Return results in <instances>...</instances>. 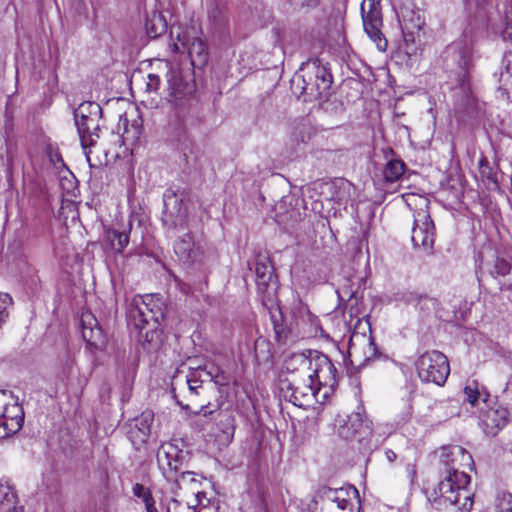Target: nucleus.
<instances>
[{
	"label": "nucleus",
	"mask_w": 512,
	"mask_h": 512,
	"mask_svg": "<svg viewBox=\"0 0 512 512\" xmlns=\"http://www.w3.org/2000/svg\"><path fill=\"white\" fill-rule=\"evenodd\" d=\"M442 462L447 467L446 475L432 490H427V498L435 505L458 506L460 512H469L473 506L472 493L469 490L470 476L459 471L460 467H469L473 463L471 454L461 446L443 449Z\"/></svg>",
	"instance_id": "f257e3e1"
},
{
	"label": "nucleus",
	"mask_w": 512,
	"mask_h": 512,
	"mask_svg": "<svg viewBox=\"0 0 512 512\" xmlns=\"http://www.w3.org/2000/svg\"><path fill=\"white\" fill-rule=\"evenodd\" d=\"M287 374L279 381L283 397L295 406L303 407L316 398L320 392L315 380L309 372H303L302 361L298 354L292 355L286 362Z\"/></svg>",
	"instance_id": "f03ea898"
},
{
	"label": "nucleus",
	"mask_w": 512,
	"mask_h": 512,
	"mask_svg": "<svg viewBox=\"0 0 512 512\" xmlns=\"http://www.w3.org/2000/svg\"><path fill=\"white\" fill-rule=\"evenodd\" d=\"M333 82L330 70L319 60L305 64L291 79V90L298 98L311 102L328 95Z\"/></svg>",
	"instance_id": "7ed1b4c3"
},
{
	"label": "nucleus",
	"mask_w": 512,
	"mask_h": 512,
	"mask_svg": "<svg viewBox=\"0 0 512 512\" xmlns=\"http://www.w3.org/2000/svg\"><path fill=\"white\" fill-rule=\"evenodd\" d=\"M127 319L129 325L142 331H155L164 319V312L161 302H156L151 295L135 296L128 308ZM148 332H146V336Z\"/></svg>",
	"instance_id": "20e7f679"
},
{
	"label": "nucleus",
	"mask_w": 512,
	"mask_h": 512,
	"mask_svg": "<svg viewBox=\"0 0 512 512\" xmlns=\"http://www.w3.org/2000/svg\"><path fill=\"white\" fill-rule=\"evenodd\" d=\"M302 361L303 372H309L319 391L322 388L333 389L337 385V370L331 360L323 353L309 351V355L298 354Z\"/></svg>",
	"instance_id": "39448f33"
},
{
	"label": "nucleus",
	"mask_w": 512,
	"mask_h": 512,
	"mask_svg": "<svg viewBox=\"0 0 512 512\" xmlns=\"http://www.w3.org/2000/svg\"><path fill=\"white\" fill-rule=\"evenodd\" d=\"M102 109L96 102H83L74 110L75 125L78 130L81 145L84 150L94 145L98 138L99 121Z\"/></svg>",
	"instance_id": "423d86ee"
},
{
	"label": "nucleus",
	"mask_w": 512,
	"mask_h": 512,
	"mask_svg": "<svg viewBox=\"0 0 512 512\" xmlns=\"http://www.w3.org/2000/svg\"><path fill=\"white\" fill-rule=\"evenodd\" d=\"M416 368L423 382L438 386L444 385L450 374L448 358L437 350L421 354L416 361Z\"/></svg>",
	"instance_id": "0eeeda50"
},
{
	"label": "nucleus",
	"mask_w": 512,
	"mask_h": 512,
	"mask_svg": "<svg viewBox=\"0 0 512 512\" xmlns=\"http://www.w3.org/2000/svg\"><path fill=\"white\" fill-rule=\"evenodd\" d=\"M172 43L169 45L173 52L184 53L188 52L191 62L194 66H203L208 60V47L206 42L197 37L193 29L178 31L174 38V28L171 29Z\"/></svg>",
	"instance_id": "6e6552de"
},
{
	"label": "nucleus",
	"mask_w": 512,
	"mask_h": 512,
	"mask_svg": "<svg viewBox=\"0 0 512 512\" xmlns=\"http://www.w3.org/2000/svg\"><path fill=\"white\" fill-rule=\"evenodd\" d=\"M24 422V411L18 401L0 391V439L18 432Z\"/></svg>",
	"instance_id": "1a4fd4ad"
},
{
	"label": "nucleus",
	"mask_w": 512,
	"mask_h": 512,
	"mask_svg": "<svg viewBox=\"0 0 512 512\" xmlns=\"http://www.w3.org/2000/svg\"><path fill=\"white\" fill-rule=\"evenodd\" d=\"M337 433L344 440H356L361 447H369L372 427L360 412H353L345 418L337 419Z\"/></svg>",
	"instance_id": "9d476101"
},
{
	"label": "nucleus",
	"mask_w": 512,
	"mask_h": 512,
	"mask_svg": "<svg viewBox=\"0 0 512 512\" xmlns=\"http://www.w3.org/2000/svg\"><path fill=\"white\" fill-rule=\"evenodd\" d=\"M184 192L167 189L163 194L162 222L169 229L185 228L187 208L183 205Z\"/></svg>",
	"instance_id": "9b49d317"
},
{
	"label": "nucleus",
	"mask_w": 512,
	"mask_h": 512,
	"mask_svg": "<svg viewBox=\"0 0 512 512\" xmlns=\"http://www.w3.org/2000/svg\"><path fill=\"white\" fill-rule=\"evenodd\" d=\"M348 354L351 364L357 369L367 366L370 361L380 357L371 334H354L350 340Z\"/></svg>",
	"instance_id": "f8f14e48"
},
{
	"label": "nucleus",
	"mask_w": 512,
	"mask_h": 512,
	"mask_svg": "<svg viewBox=\"0 0 512 512\" xmlns=\"http://www.w3.org/2000/svg\"><path fill=\"white\" fill-rule=\"evenodd\" d=\"M360 9L365 32L377 43L380 50H385L386 40L380 30L382 26L380 0H363Z\"/></svg>",
	"instance_id": "ddd939ff"
},
{
	"label": "nucleus",
	"mask_w": 512,
	"mask_h": 512,
	"mask_svg": "<svg viewBox=\"0 0 512 512\" xmlns=\"http://www.w3.org/2000/svg\"><path fill=\"white\" fill-rule=\"evenodd\" d=\"M435 240L434 223L430 214L425 209H420L414 214L411 241L415 248H421L430 252Z\"/></svg>",
	"instance_id": "4468645a"
},
{
	"label": "nucleus",
	"mask_w": 512,
	"mask_h": 512,
	"mask_svg": "<svg viewBox=\"0 0 512 512\" xmlns=\"http://www.w3.org/2000/svg\"><path fill=\"white\" fill-rule=\"evenodd\" d=\"M184 453L172 443H163L157 451V462L167 480H172L179 472L183 461Z\"/></svg>",
	"instance_id": "2eb2a0df"
},
{
	"label": "nucleus",
	"mask_w": 512,
	"mask_h": 512,
	"mask_svg": "<svg viewBox=\"0 0 512 512\" xmlns=\"http://www.w3.org/2000/svg\"><path fill=\"white\" fill-rule=\"evenodd\" d=\"M80 326L82 337L90 348L98 350L105 346L106 336L90 311L82 312Z\"/></svg>",
	"instance_id": "dca6fc26"
},
{
	"label": "nucleus",
	"mask_w": 512,
	"mask_h": 512,
	"mask_svg": "<svg viewBox=\"0 0 512 512\" xmlns=\"http://www.w3.org/2000/svg\"><path fill=\"white\" fill-rule=\"evenodd\" d=\"M174 252L180 262L188 265L198 262L203 255L201 245L195 241L190 232L175 241Z\"/></svg>",
	"instance_id": "f3484780"
},
{
	"label": "nucleus",
	"mask_w": 512,
	"mask_h": 512,
	"mask_svg": "<svg viewBox=\"0 0 512 512\" xmlns=\"http://www.w3.org/2000/svg\"><path fill=\"white\" fill-rule=\"evenodd\" d=\"M502 37L504 40H512V11H506L505 13V27L502 31ZM504 70L500 73V90H502L507 99L510 98L512 91V52L505 54L503 59Z\"/></svg>",
	"instance_id": "a211bd4d"
},
{
	"label": "nucleus",
	"mask_w": 512,
	"mask_h": 512,
	"mask_svg": "<svg viewBox=\"0 0 512 512\" xmlns=\"http://www.w3.org/2000/svg\"><path fill=\"white\" fill-rule=\"evenodd\" d=\"M255 273L258 292L263 295L264 299L272 301L277 290V281L272 265L257 261Z\"/></svg>",
	"instance_id": "6ab92c4d"
},
{
	"label": "nucleus",
	"mask_w": 512,
	"mask_h": 512,
	"mask_svg": "<svg viewBox=\"0 0 512 512\" xmlns=\"http://www.w3.org/2000/svg\"><path fill=\"white\" fill-rule=\"evenodd\" d=\"M316 129L308 118L295 120L289 130V144L296 150L301 145H306L315 135Z\"/></svg>",
	"instance_id": "aec40b11"
},
{
	"label": "nucleus",
	"mask_w": 512,
	"mask_h": 512,
	"mask_svg": "<svg viewBox=\"0 0 512 512\" xmlns=\"http://www.w3.org/2000/svg\"><path fill=\"white\" fill-rule=\"evenodd\" d=\"M507 411L505 409L490 408L481 416V424L485 434L495 436L507 424Z\"/></svg>",
	"instance_id": "412c9836"
},
{
	"label": "nucleus",
	"mask_w": 512,
	"mask_h": 512,
	"mask_svg": "<svg viewBox=\"0 0 512 512\" xmlns=\"http://www.w3.org/2000/svg\"><path fill=\"white\" fill-rule=\"evenodd\" d=\"M24 508L19 505L18 495L6 479L0 480V512H23Z\"/></svg>",
	"instance_id": "4be33fe9"
},
{
	"label": "nucleus",
	"mask_w": 512,
	"mask_h": 512,
	"mask_svg": "<svg viewBox=\"0 0 512 512\" xmlns=\"http://www.w3.org/2000/svg\"><path fill=\"white\" fill-rule=\"evenodd\" d=\"M132 229L131 221L127 226L111 227L105 230V240L110 247L117 253L123 252L129 243V235Z\"/></svg>",
	"instance_id": "5701e85b"
},
{
	"label": "nucleus",
	"mask_w": 512,
	"mask_h": 512,
	"mask_svg": "<svg viewBox=\"0 0 512 512\" xmlns=\"http://www.w3.org/2000/svg\"><path fill=\"white\" fill-rule=\"evenodd\" d=\"M183 370L182 368H178L175 374L172 376L171 387L172 392L174 393V397L177 398L176 391L184 394V396L191 402H193L197 396H200L204 389L199 388V386H193L187 381H184L182 378Z\"/></svg>",
	"instance_id": "b1692460"
},
{
	"label": "nucleus",
	"mask_w": 512,
	"mask_h": 512,
	"mask_svg": "<svg viewBox=\"0 0 512 512\" xmlns=\"http://www.w3.org/2000/svg\"><path fill=\"white\" fill-rule=\"evenodd\" d=\"M171 481H173V483L170 487V491L175 496H179V490H189L194 496L196 492H201L199 490L201 483L195 478L193 472L186 471L179 474L177 473Z\"/></svg>",
	"instance_id": "393cba45"
},
{
	"label": "nucleus",
	"mask_w": 512,
	"mask_h": 512,
	"mask_svg": "<svg viewBox=\"0 0 512 512\" xmlns=\"http://www.w3.org/2000/svg\"><path fill=\"white\" fill-rule=\"evenodd\" d=\"M403 301L412 305L423 312H431L436 310L439 302L436 298L430 297L427 294L419 293L417 291H409L403 294Z\"/></svg>",
	"instance_id": "a878e982"
},
{
	"label": "nucleus",
	"mask_w": 512,
	"mask_h": 512,
	"mask_svg": "<svg viewBox=\"0 0 512 512\" xmlns=\"http://www.w3.org/2000/svg\"><path fill=\"white\" fill-rule=\"evenodd\" d=\"M154 420V414L150 410L142 412V414L135 419V429L130 431V437L137 438L139 443H145L151 433V426Z\"/></svg>",
	"instance_id": "bb28decb"
},
{
	"label": "nucleus",
	"mask_w": 512,
	"mask_h": 512,
	"mask_svg": "<svg viewBox=\"0 0 512 512\" xmlns=\"http://www.w3.org/2000/svg\"><path fill=\"white\" fill-rule=\"evenodd\" d=\"M166 77L168 83V100L170 102H176L187 94L188 86L182 81L178 71L169 67Z\"/></svg>",
	"instance_id": "cd10ccee"
},
{
	"label": "nucleus",
	"mask_w": 512,
	"mask_h": 512,
	"mask_svg": "<svg viewBox=\"0 0 512 512\" xmlns=\"http://www.w3.org/2000/svg\"><path fill=\"white\" fill-rule=\"evenodd\" d=\"M464 400L472 406H476L481 400L484 404L488 402L490 397L486 389L481 386L476 380H470L467 382L463 390Z\"/></svg>",
	"instance_id": "c85d7f7f"
},
{
	"label": "nucleus",
	"mask_w": 512,
	"mask_h": 512,
	"mask_svg": "<svg viewBox=\"0 0 512 512\" xmlns=\"http://www.w3.org/2000/svg\"><path fill=\"white\" fill-rule=\"evenodd\" d=\"M195 372L200 374V378H203V383L205 382H214L216 385L224 386L227 385L228 380L224 373L220 370L219 367L214 365L210 366H198L193 368Z\"/></svg>",
	"instance_id": "c756f323"
},
{
	"label": "nucleus",
	"mask_w": 512,
	"mask_h": 512,
	"mask_svg": "<svg viewBox=\"0 0 512 512\" xmlns=\"http://www.w3.org/2000/svg\"><path fill=\"white\" fill-rule=\"evenodd\" d=\"M145 29L150 38H157L165 33L167 30V23L164 16L160 13L153 12L146 19Z\"/></svg>",
	"instance_id": "7c9ffc66"
},
{
	"label": "nucleus",
	"mask_w": 512,
	"mask_h": 512,
	"mask_svg": "<svg viewBox=\"0 0 512 512\" xmlns=\"http://www.w3.org/2000/svg\"><path fill=\"white\" fill-rule=\"evenodd\" d=\"M207 13L209 20L215 25L222 23L226 13V3L223 0H209Z\"/></svg>",
	"instance_id": "2f4dec72"
},
{
	"label": "nucleus",
	"mask_w": 512,
	"mask_h": 512,
	"mask_svg": "<svg viewBox=\"0 0 512 512\" xmlns=\"http://www.w3.org/2000/svg\"><path fill=\"white\" fill-rule=\"evenodd\" d=\"M337 294L340 300H344L346 296L348 297L347 312L351 318L358 317L361 314L358 298L356 297L355 292L348 291L345 288H341L337 290Z\"/></svg>",
	"instance_id": "473e14b6"
},
{
	"label": "nucleus",
	"mask_w": 512,
	"mask_h": 512,
	"mask_svg": "<svg viewBox=\"0 0 512 512\" xmlns=\"http://www.w3.org/2000/svg\"><path fill=\"white\" fill-rule=\"evenodd\" d=\"M133 494L143 500L146 512H158L151 491L148 488L144 487L142 484L136 483L133 486Z\"/></svg>",
	"instance_id": "72a5a7b5"
},
{
	"label": "nucleus",
	"mask_w": 512,
	"mask_h": 512,
	"mask_svg": "<svg viewBox=\"0 0 512 512\" xmlns=\"http://www.w3.org/2000/svg\"><path fill=\"white\" fill-rule=\"evenodd\" d=\"M405 164L401 160L389 161L384 169V178L388 182L397 181L404 173Z\"/></svg>",
	"instance_id": "f704fd0d"
},
{
	"label": "nucleus",
	"mask_w": 512,
	"mask_h": 512,
	"mask_svg": "<svg viewBox=\"0 0 512 512\" xmlns=\"http://www.w3.org/2000/svg\"><path fill=\"white\" fill-rule=\"evenodd\" d=\"M295 314L300 321L310 323L315 332L318 330L319 320L315 315H313L310 312L306 305L299 303L298 307L296 308Z\"/></svg>",
	"instance_id": "c9c22d12"
},
{
	"label": "nucleus",
	"mask_w": 512,
	"mask_h": 512,
	"mask_svg": "<svg viewBox=\"0 0 512 512\" xmlns=\"http://www.w3.org/2000/svg\"><path fill=\"white\" fill-rule=\"evenodd\" d=\"M196 507V502L187 500L183 504L179 499L172 498L167 505V512H192Z\"/></svg>",
	"instance_id": "e433bc0d"
},
{
	"label": "nucleus",
	"mask_w": 512,
	"mask_h": 512,
	"mask_svg": "<svg viewBox=\"0 0 512 512\" xmlns=\"http://www.w3.org/2000/svg\"><path fill=\"white\" fill-rule=\"evenodd\" d=\"M496 512H512V494L501 492L495 501Z\"/></svg>",
	"instance_id": "4c0bfd02"
},
{
	"label": "nucleus",
	"mask_w": 512,
	"mask_h": 512,
	"mask_svg": "<svg viewBox=\"0 0 512 512\" xmlns=\"http://www.w3.org/2000/svg\"><path fill=\"white\" fill-rule=\"evenodd\" d=\"M411 0H409V3L403 4L398 8V16L402 19V21L407 25V22H413L414 21V10L412 8Z\"/></svg>",
	"instance_id": "58836bf2"
},
{
	"label": "nucleus",
	"mask_w": 512,
	"mask_h": 512,
	"mask_svg": "<svg viewBox=\"0 0 512 512\" xmlns=\"http://www.w3.org/2000/svg\"><path fill=\"white\" fill-rule=\"evenodd\" d=\"M194 501L196 507L192 512H211V508L207 506L209 499H207L204 492H196Z\"/></svg>",
	"instance_id": "ea45409f"
},
{
	"label": "nucleus",
	"mask_w": 512,
	"mask_h": 512,
	"mask_svg": "<svg viewBox=\"0 0 512 512\" xmlns=\"http://www.w3.org/2000/svg\"><path fill=\"white\" fill-rule=\"evenodd\" d=\"M182 378H184V381H187V383H190L193 386H199V388L204 389L203 378H200V374L195 372L193 367H190L186 374L183 372Z\"/></svg>",
	"instance_id": "a19ab883"
},
{
	"label": "nucleus",
	"mask_w": 512,
	"mask_h": 512,
	"mask_svg": "<svg viewBox=\"0 0 512 512\" xmlns=\"http://www.w3.org/2000/svg\"><path fill=\"white\" fill-rule=\"evenodd\" d=\"M161 80L157 74L151 73L147 76L145 92L157 94L160 88Z\"/></svg>",
	"instance_id": "79ce46f5"
},
{
	"label": "nucleus",
	"mask_w": 512,
	"mask_h": 512,
	"mask_svg": "<svg viewBox=\"0 0 512 512\" xmlns=\"http://www.w3.org/2000/svg\"><path fill=\"white\" fill-rule=\"evenodd\" d=\"M510 269L511 266L506 260L497 259L494 265V271L492 273H495L499 276H505L510 272Z\"/></svg>",
	"instance_id": "37998d69"
},
{
	"label": "nucleus",
	"mask_w": 512,
	"mask_h": 512,
	"mask_svg": "<svg viewBox=\"0 0 512 512\" xmlns=\"http://www.w3.org/2000/svg\"><path fill=\"white\" fill-rule=\"evenodd\" d=\"M140 134H141V127L138 126V125H132L131 128L129 127H125V130H124V139L125 140H131V141H137L140 137Z\"/></svg>",
	"instance_id": "c03bdc74"
},
{
	"label": "nucleus",
	"mask_w": 512,
	"mask_h": 512,
	"mask_svg": "<svg viewBox=\"0 0 512 512\" xmlns=\"http://www.w3.org/2000/svg\"><path fill=\"white\" fill-rule=\"evenodd\" d=\"M291 5L297 8H313L316 7L320 0H288Z\"/></svg>",
	"instance_id": "a18cd8bd"
},
{
	"label": "nucleus",
	"mask_w": 512,
	"mask_h": 512,
	"mask_svg": "<svg viewBox=\"0 0 512 512\" xmlns=\"http://www.w3.org/2000/svg\"><path fill=\"white\" fill-rule=\"evenodd\" d=\"M219 407L217 405L201 404L200 409L196 412V414L207 417L212 415Z\"/></svg>",
	"instance_id": "49530a36"
},
{
	"label": "nucleus",
	"mask_w": 512,
	"mask_h": 512,
	"mask_svg": "<svg viewBox=\"0 0 512 512\" xmlns=\"http://www.w3.org/2000/svg\"><path fill=\"white\" fill-rule=\"evenodd\" d=\"M74 364V360L69 352H66L64 355V367L63 373L68 374Z\"/></svg>",
	"instance_id": "de8ad7c7"
},
{
	"label": "nucleus",
	"mask_w": 512,
	"mask_h": 512,
	"mask_svg": "<svg viewBox=\"0 0 512 512\" xmlns=\"http://www.w3.org/2000/svg\"><path fill=\"white\" fill-rule=\"evenodd\" d=\"M50 160L53 164H57V163H62L63 160H62V157L61 155L59 154V152H51L50 153Z\"/></svg>",
	"instance_id": "09e8293b"
},
{
	"label": "nucleus",
	"mask_w": 512,
	"mask_h": 512,
	"mask_svg": "<svg viewBox=\"0 0 512 512\" xmlns=\"http://www.w3.org/2000/svg\"><path fill=\"white\" fill-rule=\"evenodd\" d=\"M385 455L389 462H393L397 457L396 453L390 449L386 450Z\"/></svg>",
	"instance_id": "8fccbe9b"
},
{
	"label": "nucleus",
	"mask_w": 512,
	"mask_h": 512,
	"mask_svg": "<svg viewBox=\"0 0 512 512\" xmlns=\"http://www.w3.org/2000/svg\"><path fill=\"white\" fill-rule=\"evenodd\" d=\"M177 403L183 408V409H189V404H183L181 401L177 400Z\"/></svg>",
	"instance_id": "3c124183"
},
{
	"label": "nucleus",
	"mask_w": 512,
	"mask_h": 512,
	"mask_svg": "<svg viewBox=\"0 0 512 512\" xmlns=\"http://www.w3.org/2000/svg\"><path fill=\"white\" fill-rule=\"evenodd\" d=\"M5 127L6 129H10V120L8 119V115H6Z\"/></svg>",
	"instance_id": "603ef678"
}]
</instances>
